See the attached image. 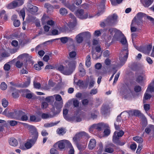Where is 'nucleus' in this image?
Instances as JSON below:
<instances>
[{
  "instance_id": "obj_1",
  "label": "nucleus",
  "mask_w": 154,
  "mask_h": 154,
  "mask_svg": "<svg viewBox=\"0 0 154 154\" xmlns=\"http://www.w3.org/2000/svg\"><path fill=\"white\" fill-rule=\"evenodd\" d=\"M121 43L125 47L120 52L119 59L121 65L119 66L120 67H121L124 64L127 60L128 54V45L126 38H122L121 40Z\"/></svg>"
},
{
  "instance_id": "obj_2",
  "label": "nucleus",
  "mask_w": 154,
  "mask_h": 154,
  "mask_svg": "<svg viewBox=\"0 0 154 154\" xmlns=\"http://www.w3.org/2000/svg\"><path fill=\"white\" fill-rule=\"evenodd\" d=\"M62 107V106L60 103L55 102L52 108L51 109V111L53 113V114L52 115L50 114L43 113L42 115V118L43 119H46L54 117L60 113L61 111Z\"/></svg>"
},
{
  "instance_id": "obj_3",
  "label": "nucleus",
  "mask_w": 154,
  "mask_h": 154,
  "mask_svg": "<svg viewBox=\"0 0 154 154\" xmlns=\"http://www.w3.org/2000/svg\"><path fill=\"white\" fill-rule=\"evenodd\" d=\"M108 34L109 37H113L112 40L113 41H120L123 38H125L122 32L116 29L111 28L108 31Z\"/></svg>"
},
{
  "instance_id": "obj_4",
  "label": "nucleus",
  "mask_w": 154,
  "mask_h": 154,
  "mask_svg": "<svg viewBox=\"0 0 154 154\" xmlns=\"http://www.w3.org/2000/svg\"><path fill=\"white\" fill-rule=\"evenodd\" d=\"M22 125L27 127L29 130V134L32 138L30 140V141L32 142H35L38 137V132L36 128L33 126L28 125L26 123H21Z\"/></svg>"
},
{
  "instance_id": "obj_5",
  "label": "nucleus",
  "mask_w": 154,
  "mask_h": 154,
  "mask_svg": "<svg viewBox=\"0 0 154 154\" xmlns=\"http://www.w3.org/2000/svg\"><path fill=\"white\" fill-rule=\"evenodd\" d=\"M91 35L88 32H84L79 34L75 37L76 40L78 43H82L84 38H88L91 37Z\"/></svg>"
},
{
  "instance_id": "obj_6",
  "label": "nucleus",
  "mask_w": 154,
  "mask_h": 154,
  "mask_svg": "<svg viewBox=\"0 0 154 154\" xmlns=\"http://www.w3.org/2000/svg\"><path fill=\"white\" fill-rule=\"evenodd\" d=\"M8 109H6L3 112L4 115H5L11 118L17 120L20 114L23 113V112L20 111L14 110L13 112H8Z\"/></svg>"
},
{
  "instance_id": "obj_7",
  "label": "nucleus",
  "mask_w": 154,
  "mask_h": 154,
  "mask_svg": "<svg viewBox=\"0 0 154 154\" xmlns=\"http://www.w3.org/2000/svg\"><path fill=\"white\" fill-rule=\"evenodd\" d=\"M75 15L79 18L81 19H85L88 18V13L84 10L78 9L75 12ZM94 16H90L89 15V17L92 18Z\"/></svg>"
},
{
  "instance_id": "obj_8",
  "label": "nucleus",
  "mask_w": 154,
  "mask_h": 154,
  "mask_svg": "<svg viewBox=\"0 0 154 154\" xmlns=\"http://www.w3.org/2000/svg\"><path fill=\"white\" fill-rule=\"evenodd\" d=\"M55 145L57 146L61 150L64 149L65 147L72 146L71 143L66 140L59 141L56 143Z\"/></svg>"
},
{
  "instance_id": "obj_9",
  "label": "nucleus",
  "mask_w": 154,
  "mask_h": 154,
  "mask_svg": "<svg viewBox=\"0 0 154 154\" xmlns=\"http://www.w3.org/2000/svg\"><path fill=\"white\" fill-rule=\"evenodd\" d=\"M57 69L63 74L66 75H69L71 74L73 71L67 66H64L63 65H60L58 67Z\"/></svg>"
},
{
  "instance_id": "obj_10",
  "label": "nucleus",
  "mask_w": 154,
  "mask_h": 154,
  "mask_svg": "<svg viewBox=\"0 0 154 154\" xmlns=\"http://www.w3.org/2000/svg\"><path fill=\"white\" fill-rule=\"evenodd\" d=\"M24 0H15L13 1L8 5L9 9H13L22 5L24 3Z\"/></svg>"
},
{
  "instance_id": "obj_11",
  "label": "nucleus",
  "mask_w": 154,
  "mask_h": 154,
  "mask_svg": "<svg viewBox=\"0 0 154 154\" xmlns=\"http://www.w3.org/2000/svg\"><path fill=\"white\" fill-rule=\"evenodd\" d=\"M117 18V15L116 14H113V15L109 17L106 20V23L110 25H113L116 23Z\"/></svg>"
},
{
  "instance_id": "obj_12",
  "label": "nucleus",
  "mask_w": 154,
  "mask_h": 154,
  "mask_svg": "<svg viewBox=\"0 0 154 154\" xmlns=\"http://www.w3.org/2000/svg\"><path fill=\"white\" fill-rule=\"evenodd\" d=\"M104 126V124L100 123L98 124H95L92 125L89 128V131L92 132L94 129L97 130L98 131H101L102 128Z\"/></svg>"
},
{
  "instance_id": "obj_13",
  "label": "nucleus",
  "mask_w": 154,
  "mask_h": 154,
  "mask_svg": "<svg viewBox=\"0 0 154 154\" xmlns=\"http://www.w3.org/2000/svg\"><path fill=\"white\" fill-rule=\"evenodd\" d=\"M135 47L139 51L142 52H143L145 54H148L152 49V46L151 45H149L146 47H138V48L135 46Z\"/></svg>"
},
{
  "instance_id": "obj_14",
  "label": "nucleus",
  "mask_w": 154,
  "mask_h": 154,
  "mask_svg": "<svg viewBox=\"0 0 154 154\" xmlns=\"http://www.w3.org/2000/svg\"><path fill=\"white\" fill-rule=\"evenodd\" d=\"M120 94L121 95H124L126 97H130L132 94L131 90L129 89L125 88L124 87L122 88L120 91Z\"/></svg>"
},
{
  "instance_id": "obj_15",
  "label": "nucleus",
  "mask_w": 154,
  "mask_h": 154,
  "mask_svg": "<svg viewBox=\"0 0 154 154\" xmlns=\"http://www.w3.org/2000/svg\"><path fill=\"white\" fill-rule=\"evenodd\" d=\"M124 132L122 130L119 131H115L112 136V140L119 139V137H122L124 134Z\"/></svg>"
},
{
  "instance_id": "obj_16",
  "label": "nucleus",
  "mask_w": 154,
  "mask_h": 154,
  "mask_svg": "<svg viewBox=\"0 0 154 154\" xmlns=\"http://www.w3.org/2000/svg\"><path fill=\"white\" fill-rule=\"evenodd\" d=\"M105 5L104 2H102L100 5L98 6V11L96 16H99L102 14L104 12Z\"/></svg>"
},
{
  "instance_id": "obj_17",
  "label": "nucleus",
  "mask_w": 154,
  "mask_h": 154,
  "mask_svg": "<svg viewBox=\"0 0 154 154\" xmlns=\"http://www.w3.org/2000/svg\"><path fill=\"white\" fill-rule=\"evenodd\" d=\"M69 17L72 19V20H70L69 23V26L71 27V26H75L76 24V18L75 16L72 14H69Z\"/></svg>"
},
{
  "instance_id": "obj_18",
  "label": "nucleus",
  "mask_w": 154,
  "mask_h": 154,
  "mask_svg": "<svg viewBox=\"0 0 154 154\" xmlns=\"http://www.w3.org/2000/svg\"><path fill=\"white\" fill-rule=\"evenodd\" d=\"M27 9L29 11L33 13L37 12L38 10L37 7L30 4L27 5Z\"/></svg>"
},
{
  "instance_id": "obj_19",
  "label": "nucleus",
  "mask_w": 154,
  "mask_h": 154,
  "mask_svg": "<svg viewBox=\"0 0 154 154\" xmlns=\"http://www.w3.org/2000/svg\"><path fill=\"white\" fill-rule=\"evenodd\" d=\"M96 143V140L95 139L93 138L91 139L88 145L89 149H93L95 146Z\"/></svg>"
},
{
  "instance_id": "obj_20",
  "label": "nucleus",
  "mask_w": 154,
  "mask_h": 154,
  "mask_svg": "<svg viewBox=\"0 0 154 154\" xmlns=\"http://www.w3.org/2000/svg\"><path fill=\"white\" fill-rule=\"evenodd\" d=\"M17 120L22 121H26L28 119V117L27 115L25 114V113L23 112V113L20 114L18 118H17Z\"/></svg>"
},
{
  "instance_id": "obj_21",
  "label": "nucleus",
  "mask_w": 154,
  "mask_h": 154,
  "mask_svg": "<svg viewBox=\"0 0 154 154\" xmlns=\"http://www.w3.org/2000/svg\"><path fill=\"white\" fill-rule=\"evenodd\" d=\"M143 5L146 7H149L152 3L153 0H140Z\"/></svg>"
},
{
  "instance_id": "obj_22",
  "label": "nucleus",
  "mask_w": 154,
  "mask_h": 154,
  "mask_svg": "<svg viewBox=\"0 0 154 154\" xmlns=\"http://www.w3.org/2000/svg\"><path fill=\"white\" fill-rule=\"evenodd\" d=\"M78 148L80 151H83L85 150L87 146V143H85L84 144L78 143V142L75 143Z\"/></svg>"
},
{
  "instance_id": "obj_23",
  "label": "nucleus",
  "mask_w": 154,
  "mask_h": 154,
  "mask_svg": "<svg viewBox=\"0 0 154 154\" xmlns=\"http://www.w3.org/2000/svg\"><path fill=\"white\" fill-rule=\"evenodd\" d=\"M9 144L12 146H16L18 144L17 141L14 138H11L9 140Z\"/></svg>"
},
{
  "instance_id": "obj_24",
  "label": "nucleus",
  "mask_w": 154,
  "mask_h": 154,
  "mask_svg": "<svg viewBox=\"0 0 154 154\" xmlns=\"http://www.w3.org/2000/svg\"><path fill=\"white\" fill-rule=\"evenodd\" d=\"M79 70L80 72V75L82 76H84L86 74L85 71L84 69L83 65L81 63L79 64Z\"/></svg>"
},
{
  "instance_id": "obj_25",
  "label": "nucleus",
  "mask_w": 154,
  "mask_h": 154,
  "mask_svg": "<svg viewBox=\"0 0 154 154\" xmlns=\"http://www.w3.org/2000/svg\"><path fill=\"white\" fill-rule=\"evenodd\" d=\"M92 58L94 59H97L101 56V54L95 52L94 50L92 51Z\"/></svg>"
},
{
  "instance_id": "obj_26",
  "label": "nucleus",
  "mask_w": 154,
  "mask_h": 154,
  "mask_svg": "<svg viewBox=\"0 0 154 154\" xmlns=\"http://www.w3.org/2000/svg\"><path fill=\"white\" fill-rule=\"evenodd\" d=\"M80 132L77 133L73 138V140L74 143L78 142L80 139L82 138Z\"/></svg>"
},
{
  "instance_id": "obj_27",
  "label": "nucleus",
  "mask_w": 154,
  "mask_h": 154,
  "mask_svg": "<svg viewBox=\"0 0 154 154\" xmlns=\"http://www.w3.org/2000/svg\"><path fill=\"white\" fill-rule=\"evenodd\" d=\"M153 91H154V81H152L149 85L146 92H152Z\"/></svg>"
},
{
  "instance_id": "obj_28",
  "label": "nucleus",
  "mask_w": 154,
  "mask_h": 154,
  "mask_svg": "<svg viewBox=\"0 0 154 154\" xmlns=\"http://www.w3.org/2000/svg\"><path fill=\"white\" fill-rule=\"evenodd\" d=\"M90 80L89 83V88L90 89L94 86L95 83V79L92 76H90Z\"/></svg>"
},
{
  "instance_id": "obj_29",
  "label": "nucleus",
  "mask_w": 154,
  "mask_h": 154,
  "mask_svg": "<svg viewBox=\"0 0 154 154\" xmlns=\"http://www.w3.org/2000/svg\"><path fill=\"white\" fill-rule=\"evenodd\" d=\"M151 131H154V125H150L146 128L145 131L146 133L149 134Z\"/></svg>"
},
{
  "instance_id": "obj_30",
  "label": "nucleus",
  "mask_w": 154,
  "mask_h": 154,
  "mask_svg": "<svg viewBox=\"0 0 154 154\" xmlns=\"http://www.w3.org/2000/svg\"><path fill=\"white\" fill-rule=\"evenodd\" d=\"M144 74V72H142V74H140L138 76L136 79V81L137 82L140 83L142 82L144 79V76H145Z\"/></svg>"
},
{
  "instance_id": "obj_31",
  "label": "nucleus",
  "mask_w": 154,
  "mask_h": 154,
  "mask_svg": "<svg viewBox=\"0 0 154 154\" xmlns=\"http://www.w3.org/2000/svg\"><path fill=\"white\" fill-rule=\"evenodd\" d=\"M123 115V116H126L128 115V113L127 112H122L120 115L117 116L116 119V122L119 123L120 122H121V115Z\"/></svg>"
},
{
  "instance_id": "obj_32",
  "label": "nucleus",
  "mask_w": 154,
  "mask_h": 154,
  "mask_svg": "<svg viewBox=\"0 0 154 154\" xmlns=\"http://www.w3.org/2000/svg\"><path fill=\"white\" fill-rule=\"evenodd\" d=\"M91 57L89 55H88L86 58L85 65L88 67H89L91 63Z\"/></svg>"
},
{
  "instance_id": "obj_33",
  "label": "nucleus",
  "mask_w": 154,
  "mask_h": 154,
  "mask_svg": "<svg viewBox=\"0 0 154 154\" xmlns=\"http://www.w3.org/2000/svg\"><path fill=\"white\" fill-rule=\"evenodd\" d=\"M69 68L73 71L75 66V62L74 61L69 62L67 66Z\"/></svg>"
},
{
  "instance_id": "obj_34",
  "label": "nucleus",
  "mask_w": 154,
  "mask_h": 154,
  "mask_svg": "<svg viewBox=\"0 0 154 154\" xmlns=\"http://www.w3.org/2000/svg\"><path fill=\"white\" fill-rule=\"evenodd\" d=\"M146 14L142 12H139L137 14L136 17L137 20L140 21L143 17H146Z\"/></svg>"
},
{
  "instance_id": "obj_35",
  "label": "nucleus",
  "mask_w": 154,
  "mask_h": 154,
  "mask_svg": "<svg viewBox=\"0 0 154 154\" xmlns=\"http://www.w3.org/2000/svg\"><path fill=\"white\" fill-rule=\"evenodd\" d=\"M134 140L139 143H142L143 142V139L139 136L134 137L133 138Z\"/></svg>"
},
{
  "instance_id": "obj_36",
  "label": "nucleus",
  "mask_w": 154,
  "mask_h": 154,
  "mask_svg": "<svg viewBox=\"0 0 154 154\" xmlns=\"http://www.w3.org/2000/svg\"><path fill=\"white\" fill-rule=\"evenodd\" d=\"M7 123L10 124L11 126H14L16 125L18 123L22 124L21 122H18L15 120H8L7 121Z\"/></svg>"
},
{
  "instance_id": "obj_37",
  "label": "nucleus",
  "mask_w": 154,
  "mask_h": 154,
  "mask_svg": "<svg viewBox=\"0 0 154 154\" xmlns=\"http://www.w3.org/2000/svg\"><path fill=\"white\" fill-rule=\"evenodd\" d=\"M30 120L32 122H37L40 121L41 119L38 118L36 117L35 116L32 115L30 116Z\"/></svg>"
},
{
  "instance_id": "obj_38",
  "label": "nucleus",
  "mask_w": 154,
  "mask_h": 154,
  "mask_svg": "<svg viewBox=\"0 0 154 154\" xmlns=\"http://www.w3.org/2000/svg\"><path fill=\"white\" fill-rule=\"evenodd\" d=\"M113 142L116 145L122 146L125 143V142H121L119 140V139H117L116 140V139L115 140H112Z\"/></svg>"
},
{
  "instance_id": "obj_39",
  "label": "nucleus",
  "mask_w": 154,
  "mask_h": 154,
  "mask_svg": "<svg viewBox=\"0 0 154 154\" xmlns=\"http://www.w3.org/2000/svg\"><path fill=\"white\" fill-rule=\"evenodd\" d=\"M60 14L62 15H66L67 14V11L65 8H62L59 10Z\"/></svg>"
},
{
  "instance_id": "obj_40",
  "label": "nucleus",
  "mask_w": 154,
  "mask_h": 154,
  "mask_svg": "<svg viewBox=\"0 0 154 154\" xmlns=\"http://www.w3.org/2000/svg\"><path fill=\"white\" fill-rule=\"evenodd\" d=\"M105 29H101L100 30H98L94 31V35L97 37H98L100 36L103 31H104Z\"/></svg>"
},
{
  "instance_id": "obj_41",
  "label": "nucleus",
  "mask_w": 154,
  "mask_h": 154,
  "mask_svg": "<svg viewBox=\"0 0 154 154\" xmlns=\"http://www.w3.org/2000/svg\"><path fill=\"white\" fill-rule=\"evenodd\" d=\"M10 65L6 63L5 64L4 66V69L5 71L6 72V73L7 74H8V71L10 69Z\"/></svg>"
},
{
  "instance_id": "obj_42",
  "label": "nucleus",
  "mask_w": 154,
  "mask_h": 154,
  "mask_svg": "<svg viewBox=\"0 0 154 154\" xmlns=\"http://www.w3.org/2000/svg\"><path fill=\"white\" fill-rule=\"evenodd\" d=\"M19 15L20 16H21L23 21L24 20L25 17V9L24 8H22L20 11L19 13Z\"/></svg>"
},
{
  "instance_id": "obj_43",
  "label": "nucleus",
  "mask_w": 154,
  "mask_h": 154,
  "mask_svg": "<svg viewBox=\"0 0 154 154\" xmlns=\"http://www.w3.org/2000/svg\"><path fill=\"white\" fill-rule=\"evenodd\" d=\"M20 56L23 58H26L27 60H30L32 57L27 54H24L21 55Z\"/></svg>"
},
{
  "instance_id": "obj_44",
  "label": "nucleus",
  "mask_w": 154,
  "mask_h": 154,
  "mask_svg": "<svg viewBox=\"0 0 154 154\" xmlns=\"http://www.w3.org/2000/svg\"><path fill=\"white\" fill-rule=\"evenodd\" d=\"M2 106L4 107H6L8 104V101L5 98L2 100Z\"/></svg>"
},
{
  "instance_id": "obj_45",
  "label": "nucleus",
  "mask_w": 154,
  "mask_h": 154,
  "mask_svg": "<svg viewBox=\"0 0 154 154\" xmlns=\"http://www.w3.org/2000/svg\"><path fill=\"white\" fill-rule=\"evenodd\" d=\"M68 112V110L67 109H63V116L65 119L67 120H69V119L67 117V115Z\"/></svg>"
},
{
  "instance_id": "obj_46",
  "label": "nucleus",
  "mask_w": 154,
  "mask_h": 154,
  "mask_svg": "<svg viewBox=\"0 0 154 154\" xmlns=\"http://www.w3.org/2000/svg\"><path fill=\"white\" fill-rule=\"evenodd\" d=\"M69 56L70 58L75 59L76 55V53L75 51H72L69 53Z\"/></svg>"
},
{
  "instance_id": "obj_47",
  "label": "nucleus",
  "mask_w": 154,
  "mask_h": 154,
  "mask_svg": "<svg viewBox=\"0 0 154 154\" xmlns=\"http://www.w3.org/2000/svg\"><path fill=\"white\" fill-rule=\"evenodd\" d=\"M131 112V114L132 115L135 116H140L141 115V113L140 111L137 110H134L133 111Z\"/></svg>"
},
{
  "instance_id": "obj_48",
  "label": "nucleus",
  "mask_w": 154,
  "mask_h": 154,
  "mask_svg": "<svg viewBox=\"0 0 154 154\" xmlns=\"http://www.w3.org/2000/svg\"><path fill=\"white\" fill-rule=\"evenodd\" d=\"M80 133L82 138L84 137L86 138H88L89 137L88 134L85 132L81 131L80 132Z\"/></svg>"
},
{
  "instance_id": "obj_49",
  "label": "nucleus",
  "mask_w": 154,
  "mask_h": 154,
  "mask_svg": "<svg viewBox=\"0 0 154 154\" xmlns=\"http://www.w3.org/2000/svg\"><path fill=\"white\" fill-rule=\"evenodd\" d=\"M67 7L72 12L75 10L76 8V7L73 4L68 5Z\"/></svg>"
},
{
  "instance_id": "obj_50",
  "label": "nucleus",
  "mask_w": 154,
  "mask_h": 154,
  "mask_svg": "<svg viewBox=\"0 0 154 154\" xmlns=\"http://www.w3.org/2000/svg\"><path fill=\"white\" fill-rule=\"evenodd\" d=\"M135 18H134V20H132V23L131 24V32H135L137 30V28L133 26V24L134 23V21H135L134 20Z\"/></svg>"
},
{
  "instance_id": "obj_51",
  "label": "nucleus",
  "mask_w": 154,
  "mask_h": 154,
  "mask_svg": "<svg viewBox=\"0 0 154 154\" xmlns=\"http://www.w3.org/2000/svg\"><path fill=\"white\" fill-rule=\"evenodd\" d=\"M57 132L58 134L62 135L64 134L66 132L64 129L62 128L58 129L57 130Z\"/></svg>"
},
{
  "instance_id": "obj_52",
  "label": "nucleus",
  "mask_w": 154,
  "mask_h": 154,
  "mask_svg": "<svg viewBox=\"0 0 154 154\" xmlns=\"http://www.w3.org/2000/svg\"><path fill=\"white\" fill-rule=\"evenodd\" d=\"M7 88V85L4 82H2L0 85V88L2 90H5Z\"/></svg>"
},
{
  "instance_id": "obj_53",
  "label": "nucleus",
  "mask_w": 154,
  "mask_h": 154,
  "mask_svg": "<svg viewBox=\"0 0 154 154\" xmlns=\"http://www.w3.org/2000/svg\"><path fill=\"white\" fill-rule=\"evenodd\" d=\"M50 152L51 154H58V151L56 149L53 148L50 150Z\"/></svg>"
},
{
  "instance_id": "obj_54",
  "label": "nucleus",
  "mask_w": 154,
  "mask_h": 154,
  "mask_svg": "<svg viewBox=\"0 0 154 154\" xmlns=\"http://www.w3.org/2000/svg\"><path fill=\"white\" fill-rule=\"evenodd\" d=\"M61 42L63 43H66L68 41V38L66 37H62L60 38Z\"/></svg>"
},
{
  "instance_id": "obj_55",
  "label": "nucleus",
  "mask_w": 154,
  "mask_h": 154,
  "mask_svg": "<svg viewBox=\"0 0 154 154\" xmlns=\"http://www.w3.org/2000/svg\"><path fill=\"white\" fill-rule=\"evenodd\" d=\"M120 72H118L117 74H116L115 76L114 79V81L113 83V84H115L117 81L118 79L119 78V75H120Z\"/></svg>"
},
{
  "instance_id": "obj_56",
  "label": "nucleus",
  "mask_w": 154,
  "mask_h": 154,
  "mask_svg": "<svg viewBox=\"0 0 154 154\" xmlns=\"http://www.w3.org/2000/svg\"><path fill=\"white\" fill-rule=\"evenodd\" d=\"M54 99V97L53 96H50L47 97L45 98V100L47 102V103L50 102L51 100Z\"/></svg>"
},
{
  "instance_id": "obj_57",
  "label": "nucleus",
  "mask_w": 154,
  "mask_h": 154,
  "mask_svg": "<svg viewBox=\"0 0 154 154\" xmlns=\"http://www.w3.org/2000/svg\"><path fill=\"white\" fill-rule=\"evenodd\" d=\"M25 146L26 149H29L32 146V145L30 142H27L25 144Z\"/></svg>"
},
{
  "instance_id": "obj_58",
  "label": "nucleus",
  "mask_w": 154,
  "mask_h": 154,
  "mask_svg": "<svg viewBox=\"0 0 154 154\" xmlns=\"http://www.w3.org/2000/svg\"><path fill=\"white\" fill-rule=\"evenodd\" d=\"M13 24L15 27H17L20 25V22L18 20H15L14 21Z\"/></svg>"
},
{
  "instance_id": "obj_59",
  "label": "nucleus",
  "mask_w": 154,
  "mask_h": 154,
  "mask_svg": "<svg viewBox=\"0 0 154 154\" xmlns=\"http://www.w3.org/2000/svg\"><path fill=\"white\" fill-rule=\"evenodd\" d=\"M30 83V79H28L26 82L23 83L22 85L23 87H27L29 85Z\"/></svg>"
},
{
  "instance_id": "obj_60",
  "label": "nucleus",
  "mask_w": 154,
  "mask_h": 154,
  "mask_svg": "<svg viewBox=\"0 0 154 154\" xmlns=\"http://www.w3.org/2000/svg\"><path fill=\"white\" fill-rule=\"evenodd\" d=\"M23 65L22 62H21L20 61H17L15 64L16 66L19 68H20Z\"/></svg>"
},
{
  "instance_id": "obj_61",
  "label": "nucleus",
  "mask_w": 154,
  "mask_h": 154,
  "mask_svg": "<svg viewBox=\"0 0 154 154\" xmlns=\"http://www.w3.org/2000/svg\"><path fill=\"white\" fill-rule=\"evenodd\" d=\"M48 106V103L45 101L42 102V108L43 109H45L47 108Z\"/></svg>"
},
{
  "instance_id": "obj_62",
  "label": "nucleus",
  "mask_w": 154,
  "mask_h": 154,
  "mask_svg": "<svg viewBox=\"0 0 154 154\" xmlns=\"http://www.w3.org/2000/svg\"><path fill=\"white\" fill-rule=\"evenodd\" d=\"M114 151L113 148L110 147L107 148L105 149V151L109 153L112 152Z\"/></svg>"
},
{
  "instance_id": "obj_63",
  "label": "nucleus",
  "mask_w": 154,
  "mask_h": 154,
  "mask_svg": "<svg viewBox=\"0 0 154 154\" xmlns=\"http://www.w3.org/2000/svg\"><path fill=\"white\" fill-rule=\"evenodd\" d=\"M134 90L136 92H139L141 91V87L140 86L137 85L135 87Z\"/></svg>"
},
{
  "instance_id": "obj_64",
  "label": "nucleus",
  "mask_w": 154,
  "mask_h": 154,
  "mask_svg": "<svg viewBox=\"0 0 154 154\" xmlns=\"http://www.w3.org/2000/svg\"><path fill=\"white\" fill-rule=\"evenodd\" d=\"M97 93V89H91L90 92V94L91 95H94Z\"/></svg>"
}]
</instances>
